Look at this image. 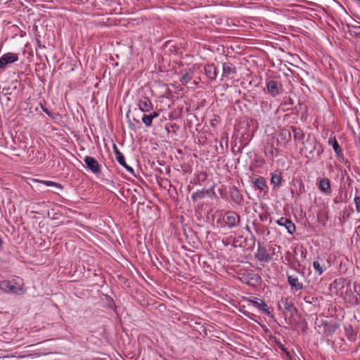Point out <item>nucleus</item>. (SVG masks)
<instances>
[{"instance_id":"1","label":"nucleus","mask_w":360,"mask_h":360,"mask_svg":"<svg viewBox=\"0 0 360 360\" xmlns=\"http://www.w3.org/2000/svg\"><path fill=\"white\" fill-rule=\"evenodd\" d=\"M302 150L305 151L307 158L319 157L320 150L318 148V143L314 135L309 134L304 141H302Z\"/></svg>"},{"instance_id":"22","label":"nucleus","mask_w":360,"mask_h":360,"mask_svg":"<svg viewBox=\"0 0 360 360\" xmlns=\"http://www.w3.org/2000/svg\"><path fill=\"white\" fill-rule=\"evenodd\" d=\"M254 186L260 191H266L268 189L266 180L264 177L259 176L254 181Z\"/></svg>"},{"instance_id":"36","label":"nucleus","mask_w":360,"mask_h":360,"mask_svg":"<svg viewBox=\"0 0 360 360\" xmlns=\"http://www.w3.org/2000/svg\"><path fill=\"white\" fill-rule=\"evenodd\" d=\"M11 89V87L8 86V87H4L3 89H2V94H4V95H8V94H11V92L9 91Z\"/></svg>"},{"instance_id":"18","label":"nucleus","mask_w":360,"mask_h":360,"mask_svg":"<svg viewBox=\"0 0 360 360\" xmlns=\"http://www.w3.org/2000/svg\"><path fill=\"white\" fill-rule=\"evenodd\" d=\"M158 116L159 114L155 111L150 112L149 114H146V112H143L141 117V120L146 127H150L153 120L158 117Z\"/></svg>"},{"instance_id":"24","label":"nucleus","mask_w":360,"mask_h":360,"mask_svg":"<svg viewBox=\"0 0 360 360\" xmlns=\"http://www.w3.org/2000/svg\"><path fill=\"white\" fill-rule=\"evenodd\" d=\"M116 160L122 166L125 167L127 169V171H129L131 174H134V169L131 167L127 165L123 155L118 154V157H117Z\"/></svg>"},{"instance_id":"19","label":"nucleus","mask_w":360,"mask_h":360,"mask_svg":"<svg viewBox=\"0 0 360 360\" xmlns=\"http://www.w3.org/2000/svg\"><path fill=\"white\" fill-rule=\"evenodd\" d=\"M204 70H205V73L206 76L209 79H210L212 80H214L216 79L217 75V68L214 64L206 65L204 68Z\"/></svg>"},{"instance_id":"27","label":"nucleus","mask_w":360,"mask_h":360,"mask_svg":"<svg viewBox=\"0 0 360 360\" xmlns=\"http://www.w3.org/2000/svg\"><path fill=\"white\" fill-rule=\"evenodd\" d=\"M191 79L192 76L189 73L186 72L181 76L180 81L183 85H186L191 80Z\"/></svg>"},{"instance_id":"20","label":"nucleus","mask_w":360,"mask_h":360,"mask_svg":"<svg viewBox=\"0 0 360 360\" xmlns=\"http://www.w3.org/2000/svg\"><path fill=\"white\" fill-rule=\"evenodd\" d=\"M328 144L332 146L335 153L338 158H342L343 156L342 150L338 143L335 137H330L328 139Z\"/></svg>"},{"instance_id":"32","label":"nucleus","mask_w":360,"mask_h":360,"mask_svg":"<svg viewBox=\"0 0 360 360\" xmlns=\"http://www.w3.org/2000/svg\"><path fill=\"white\" fill-rule=\"evenodd\" d=\"M18 85H20V82L17 79H15L11 82L9 86L11 89H16Z\"/></svg>"},{"instance_id":"29","label":"nucleus","mask_w":360,"mask_h":360,"mask_svg":"<svg viewBox=\"0 0 360 360\" xmlns=\"http://www.w3.org/2000/svg\"><path fill=\"white\" fill-rule=\"evenodd\" d=\"M41 184L47 186H54V187H56V188H62V186L60 184H58V183H56V182H53V181H41Z\"/></svg>"},{"instance_id":"2","label":"nucleus","mask_w":360,"mask_h":360,"mask_svg":"<svg viewBox=\"0 0 360 360\" xmlns=\"http://www.w3.org/2000/svg\"><path fill=\"white\" fill-rule=\"evenodd\" d=\"M291 133L288 129L283 128L271 135V141L276 143L277 147H285L291 140Z\"/></svg>"},{"instance_id":"15","label":"nucleus","mask_w":360,"mask_h":360,"mask_svg":"<svg viewBox=\"0 0 360 360\" xmlns=\"http://www.w3.org/2000/svg\"><path fill=\"white\" fill-rule=\"evenodd\" d=\"M276 147L277 146L274 141H271V143H269L264 150L266 156L271 160L274 156H277L278 155V150Z\"/></svg>"},{"instance_id":"3","label":"nucleus","mask_w":360,"mask_h":360,"mask_svg":"<svg viewBox=\"0 0 360 360\" xmlns=\"http://www.w3.org/2000/svg\"><path fill=\"white\" fill-rule=\"evenodd\" d=\"M266 92L272 97H276L283 92L282 83L275 78L266 79Z\"/></svg>"},{"instance_id":"33","label":"nucleus","mask_w":360,"mask_h":360,"mask_svg":"<svg viewBox=\"0 0 360 360\" xmlns=\"http://www.w3.org/2000/svg\"><path fill=\"white\" fill-rule=\"evenodd\" d=\"M41 108H42V110H43V111H44L46 115H48L49 117H51L53 118V113H52L51 111H49V110H48V108H45V107H43V106L41 107Z\"/></svg>"},{"instance_id":"39","label":"nucleus","mask_w":360,"mask_h":360,"mask_svg":"<svg viewBox=\"0 0 360 360\" xmlns=\"http://www.w3.org/2000/svg\"><path fill=\"white\" fill-rule=\"evenodd\" d=\"M304 191V186L302 183H301L300 186V192L302 193Z\"/></svg>"},{"instance_id":"25","label":"nucleus","mask_w":360,"mask_h":360,"mask_svg":"<svg viewBox=\"0 0 360 360\" xmlns=\"http://www.w3.org/2000/svg\"><path fill=\"white\" fill-rule=\"evenodd\" d=\"M282 182V177L281 174H273L271 178V183L274 186V188L280 186Z\"/></svg>"},{"instance_id":"31","label":"nucleus","mask_w":360,"mask_h":360,"mask_svg":"<svg viewBox=\"0 0 360 360\" xmlns=\"http://www.w3.org/2000/svg\"><path fill=\"white\" fill-rule=\"evenodd\" d=\"M354 203L356 211L358 212H360V196H356L354 198Z\"/></svg>"},{"instance_id":"40","label":"nucleus","mask_w":360,"mask_h":360,"mask_svg":"<svg viewBox=\"0 0 360 360\" xmlns=\"http://www.w3.org/2000/svg\"><path fill=\"white\" fill-rule=\"evenodd\" d=\"M295 271H297L298 273L301 274L303 276H304V271H301L300 270H298L297 268H295Z\"/></svg>"},{"instance_id":"9","label":"nucleus","mask_w":360,"mask_h":360,"mask_svg":"<svg viewBox=\"0 0 360 360\" xmlns=\"http://www.w3.org/2000/svg\"><path fill=\"white\" fill-rule=\"evenodd\" d=\"M86 167L93 173L98 174L101 172V167L98 162L93 157L86 156L84 159Z\"/></svg>"},{"instance_id":"21","label":"nucleus","mask_w":360,"mask_h":360,"mask_svg":"<svg viewBox=\"0 0 360 360\" xmlns=\"http://www.w3.org/2000/svg\"><path fill=\"white\" fill-rule=\"evenodd\" d=\"M291 129L293 132V137L295 141H299L302 143V141H304V139L305 137V134L303 131L300 128L293 126L291 127Z\"/></svg>"},{"instance_id":"10","label":"nucleus","mask_w":360,"mask_h":360,"mask_svg":"<svg viewBox=\"0 0 360 360\" xmlns=\"http://www.w3.org/2000/svg\"><path fill=\"white\" fill-rule=\"evenodd\" d=\"M248 302L251 303L255 307L257 308L259 311H262L266 315L271 314L268 305L262 300L255 297L254 299H249Z\"/></svg>"},{"instance_id":"13","label":"nucleus","mask_w":360,"mask_h":360,"mask_svg":"<svg viewBox=\"0 0 360 360\" xmlns=\"http://www.w3.org/2000/svg\"><path fill=\"white\" fill-rule=\"evenodd\" d=\"M276 223L279 226H284L287 229L288 232L291 235H292L296 231V227L294 223L286 217H281L276 221Z\"/></svg>"},{"instance_id":"4","label":"nucleus","mask_w":360,"mask_h":360,"mask_svg":"<svg viewBox=\"0 0 360 360\" xmlns=\"http://www.w3.org/2000/svg\"><path fill=\"white\" fill-rule=\"evenodd\" d=\"M240 221V215L235 212H226L224 217L226 225L230 229L237 226L239 224Z\"/></svg>"},{"instance_id":"23","label":"nucleus","mask_w":360,"mask_h":360,"mask_svg":"<svg viewBox=\"0 0 360 360\" xmlns=\"http://www.w3.org/2000/svg\"><path fill=\"white\" fill-rule=\"evenodd\" d=\"M0 288L5 292H13L15 287L10 281H2L0 282Z\"/></svg>"},{"instance_id":"37","label":"nucleus","mask_w":360,"mask_h":360,"mask_svg":"<svg viewBox=\"0 0 360 360\" xmlns=\"http://www.w3.org/2000/svg\"><path fill=\"white\" fill-rule=\"evenodd\" d=\"M277 345L283 352L286 353L288 352L287 349L284 347V345L282 343L278 342L277 343Z\"/></svg>"},{"instance_id":"12","label":"nucleus","mask_w":360,"mask_h":360,"mask_svg":"<svg viewBox=\"0 0 360 360\" xmlns=\"http://www.w3.org/2000/svg\"><path fill=\"white\" fill-rule=\"evenodd\" d=\"M222 76L227 78L232 79L236 74L235 65L230 62L224 63L222 64Z\"/></svg>"},{"instance_id":"6","label":"nucleus","mask_w":360,"mask_h":360,"mask_svg":"<svg viewBox=\"0 0 360 360\" xmlns=\"http://www.w3.org/2000/svg\"><path fill=\"white\" fill-rule=\"evenodd\" d=\"M18 56L16 53H7L0 58V72L4 70L7 65L18 61Z\"/></svg>"},{"instance_id":"28","label":"nucleus","mask_w":360,"mask_h":360,"mask_svg":"<svg viewBox=\"0 0 360 360\" xmlns=\"http://www.w3.org/2000/svg\"><path fill=\"white\" fill-rule=\"evenodd\" d=\"M304 301L307 304H315L318 301V298L311 295H307L304 297Z\"/></svg>"},{"instance_id":"16","label":"nucleus","mask_w":360,"mask_h":360,"mask_svg":"<svg viewBox=\"0 0 360 360\" xmlns=\"http://www.w3.org/2000/svg\"><path fill=\"white\" fill-rule=\"evenodd\" d=\"M230 197L238 205L241 204L243 200V195L236 186H233L230 189Z\"/></svg>"},{"instance_id":"5","label":"nucleus","mask_w":360,"mask_h":360,"mask_svg":"<svg viewBox=\"0 0 360 360\" xmlns=\"http://www.w3.org/2000/svg\"><path fill=\"white\" fill-rule=\"evenodd\" d=\"M278 309L283 311L292 313L297 311L296 308L289 297H283L278 304Z\"/></svg>"},{"instance_id":"17","label":"nucleus","mask_w":360,"mask_h":360,"mask_svg":"<svg viewBox=\"0 0 360 360\" xmlns=\"http://www.w3.org/2000/svg\"><path fill=\"white\" fill-rule=\"evenodd\" d=\"M210 193L214 194L213 188L198 191L192 194L191 199L193 202H196L198 200L203 199L206 195H210Z\"/></svg>"},{"instance_id":"14","label":"nucleus","mask_w":360,"mask_h":360,"mask_svg":"<svg viewBox=\"0 0 360 360\" xmlns=\"http://www.w3.org/2000/svg\"><path fill=\"white\" fill-rule=\"evenodd\" d=\"M139 107L142 112H150L153 110V104L148 97L139 99Z\"/></svg>"},{"instance_id":"35","label":"nucleus","mask_w":360,"mask_h":360,"mask_svg":"<svg viewBox=\"0 0 360 360\" xmlns=\"http://www.w3.org/2000/svg\"><path fill=\"white\" fill-rule=\"evenodd\" d=\"M113 150H114L116 158H117V157H118V154L122 155V153L120 152V150H118V148L115 144L113 145Z\"/></svg>"},{"instance_id":"38","label":"nucleus","mask_w":360,"mask_h":360,"mask_svg":"<svg viewBox=\"0 0 360 360\" xmlns=\"http://www.w3.org/2000/svg\"><path fill=\"white\" fill-rule=\"evenodd\" d=\"M285 355H286L285 360H292L290 353L288 351L285 353Z\"/></svg>"},{"instance_id":"7","label":"nucleus","mask_w":360,"mask_h":360,"mask_svg":"<svg viewBox=\"0 0 360 360\" xmlns=\"http://www.w3.org/2000/svg\"><path fill=\"white\" fill-rule=\"evenodd\" d=\"M317 186L322 193L326 195H330L331 194V183L328 178L317 179Z\"/></svg>"},{"instance_id":"8","label":"nucleus","mask_w":360,"mask_h":360,"mask_svg":"<svg viewBox=\"0 0 360 360\" xmlns=\"http://www.w3.org/2000/svg\"><path fill=\"white\" fill-rule=\"evenodd\" d=\"M255 257L259 262H268L271 260V256L268 252L266 248L261 245L260 242H258V248Z\"/></svg>"},{"instance_id":"30","label":"nucleus","mask_w":360,"mask_h":360,"mask_svg":"<svg viewBox=\"0 0 360 360\" xmlns=\"http://www.w3.org/2000/svg\"><path fill=\"white\" fill-rule=\"evenodd\" d=\"M352 36L356 38L360 39V26L354 27V30L352 32Z\"/></svg>"},{"instance_id":"11","label":"nucleus","mask_w":360,"mask_h":360,"mask_svg":"<svg viewBox=\"0 0 360 360\" xmlns=\"http://www.w3.org/2000/svg\"><path fill=\"white\" fill-rule=\"evenodd\" d=\"M288 282L291 288L295 291L301 290L304 288L303 283L300 281L296 275H290L287 273Z\"/></svg>"},{"instance_id":"34","label":"nucleus","mask_w":360,"mask_h":360,"mask_svg":"<svg viewBox=\"0 0 360 360\" xmlns=\"http://www.w3.org/2000/svg\"><path fill=\"white\" fill-rule=\"evenodd\" d=\"M130 110H129L128 113L127 114V117L128 119V123H129V127H131V129H133L134 128V124L132 123L131 119H130V116H129V113H130Z\"/></svg>"},{"instance_id":"26","label":"nucleus","mask_w":360,"mask_h":360,"mask_svg":"<svg viewBox=\"0 0 360 360\" xmlns=\"http://www.w3.org/2000/svg\"><path fill=\"white\" fill-rule=\"evenodd\" d=\"M313 267L319 276L323 274V273L324 271V268H323V265H321L319 261H314Z\"/></svg>"}]
</instances>
